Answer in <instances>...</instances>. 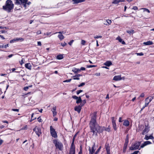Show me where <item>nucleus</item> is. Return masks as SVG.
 <instances>
[{
	"instance_id": "obj_21",
	"label": "nucleus",
	"mask_w": 154,
	"mask_h": 154,
	"mask_svg": "<svg viewBox=\"0 0 154 154\" xmlns=\"http://www.w3.org/2000/svg\"><path fill=\"white\" fill-rule=\"evenodd\" d=\"M125 0H114L112 2V4H117L120 2H124Z\"/></svg>"
},
{
	"instance_id": "obj_35",
	"label": "nucleus",
	"mask_w": 154,
	"mask_h": 154,
	"mask_svg": "<svg viewBox=\"0 0 154 154\" xmlns=\"http://www.w3.org/2000/svg\"><path fill=\"white\" fill-rule=\"evenodd\" d=\"M71 80H72L71 79L66 80L63 81V82H70L71 81Z\"/></svg>"
},
{
	"instance_id": "obj_57",
	"label": "nucleus",
	"mask_w": 154,
	"mask_h": 154,
	"mask_svg": "<svg viewBox=\"0 0 154 154\" xmlns=\"http://www.w3.org/2000/svg\"><path fill=\"white\" fill-rule=\"evenodd\" d=\"M85 68L84 67H82L80 69V71L81 70H85Z\"/></svg>"
},
{
	"instance_id": "obj_37",
	"label": "nucleus",
	"mask_w": 154,
	"mask_h": 154,
	"mask_svg": "<svg viewBox=\"0 0 154 154\" xmlns=\"http://www.w3.org/2000/svg\"><path fill=\"white\" fill-rule=\"evenodd\" d=\"M56 106H53L52 109H51L52 111H56Z\"/></svg>"
},
{
	"instance_id": "obj_28",
	"label": "nucleus",
	"mask_w": 154,
	"mask_h": 154,
	"mask_svg": "<svg viewBox=\"0 0 154 154\" xmlns=\"http://www.w3.org/2000/svg\"><path fill=\"white\" fill-rule=\"evenodd\" d=\"M82 101V100L81 98V97L80 96L79 97V98L77 100L76 103L77 104H78L81 102Z\"/></svg>"
},
{
	"instance_id": "obj_4",
	"label": "nucleus",
	"mask_w": 154,
	"mask_h": 154,
	"mask_svg": "<svg viewBox=\"0 0 154 154\" xmlns=\"http://www.w3.org/2000/svg\"><path fill=\"white\" fill-rule=\"evenodd\" d=\"M53 143L55 145L57 149H58L60 150H62L63 148V146L62 143L58 141L57 140H54Z\"/></svg>"
},
{
	"instance_id": "obj_2",
	"label": "nucleus",
	"mask_w": 154,
	"mask_h": 154,
	"mask_svg": "<svg viewBox=\"0 0 154 154\" xmlns=\"http://www.w3.org/2000/svg\"><path fill=\"white\" fill-rule=\"evenodd\" d=\"M14 4L11 0H7L5 5L3 6V9L8 12H10L14 8Z\"/></svg>"
},
{
	"instance_id": "obj_7",
	"label": "nucleus",
	"mask_w": 154,
	"mask_h": 154,
	"mask_svg": "<svg viewBox=\"0 0 154 154\" xmlns=\"http://www.w3.org/2000/svg\"><path fill=\"white\" fill-rule=\"evenodd\" d=\"M33 130L35 132V133L38 137H39L40 135L42 134L41 129L37 126H36L33 129Z\"/></svg>"
},
{
	"instance_id": "obj_32",
	"label": "nucleus",
	"mask_w": 154,
	"mask_h": 154,
	"mask_svg": "<svg viewBox=\"0 0 154 154\" xmlns=\"http://www.w3.org/2000/svg\"><path fill=\"white\" fill-rule=\"evenodd\" d=\"M111 119L112 124L116 123V120H115L114 117H112Z\"/></svg>"
},
{
	"instance_id": "obj_55",
	"label": "nucleus",
	"mask_w": 154,
	"mask_h": 154,
	"mask_svg": "<svg viewBox=\"0 0 154 154\" xmlns=\"http://www.w3.org/2000/svg\"><path fill=\"white\" fill-rule=\"evenodd\" d=\"M73 40H71L69 43V45H71L72 44V43L73 42Z\"/></svg>"
},
{
	"instance_id": "obj_52",
	"label": "nucleus",
	"mask_w": 154,
	"mask_h": 154,
	"mask_svg": "<svg viewBox=\"0 0 154 154\" xmlns=\"http://www.w3.org/2000/svg\"><path fill=\"white\" fill-rule=\"evenodd\" d=\"M102 37V36H95L94 37V38H101Z\"/></svg>"
},
{
	"instance_id": "obj_47",
	"label": "nucleus",
	"mask_w": 154,
	"mask_h": 154,
	"mask_svg": "<svg viewBox=\"0 0 154 154\" xmlns=\"http://www.w3.org/2000/svg\"><path fill=\"white\" fill-rule=\"evenodd\" d=\"M37 120H38V121L39 122H42V119H41L40 117H38L37 118Z\"/></svg>"
},
{
	"instance_id": "obj_23",
	"label": "nucleus",
	"mask_w": 154,
	"mask_h": 154,
	"mask_svg": "<svg viewBox=\"0 0 154 154\" xmlns=\"http://www.w3.org/2000/svg\"><path fill=\"white\" fill-rule=\"evenodd\" d=\"M104 64L106 66H109L112 64V63L110 61H108L106 62Z\"/></svg>"
},
{
	"instance_id": "obj_16",
	"label": "nucleus",
	"mask_w": 154,
	"mask_h": 154,
	"mask_svg": "<svg viewBox=\"0 0 154 154\" xmlns=\"http://www.w3.org/2000/svg\"><path fill=\"white\" fill-rule=\"evenodd\" d=\"M85 0H72L73 4H78V3L83 2L85 1Z\"/></svg>"
},
{
	"instance_id": "obj_18",
	"label": "nucleus",
	"mask_w": 154,
	"mask_h": 154,
	"mask_svg": "<svg viewBox=\"0 0 154 154\" xmlns=\"http://www.w3.org/2000/svg\"><path fill=\"white\" fill-rule=\"evenodd\" d=\"M116 39L118 40L119 42L122 43V44L124 45L125 44V42L123 40V39L120 36L118 37Z\"/></svg>"
},
{
	"instance_id": "obj_62",
	"label": "nucleus",
	"mask_w": 154,
	"mask_h": 154,
	"mask_svg": "<svg viewBox=\"0 0 154 154\" xmlns=\"http://www.w3.org/2000/svg\"><path fill=\"white\" fill-rule=\"evenodd\" d=\"M75 153L74 151L72 150L71 151V152H69V154H75Z\"/></svg>"
},
{
	"instance_id": "obj_44",
	"label": "nucleus",
	"mask_w": 154,
	"mask_h": 154,
	"mask_svg": "<svg viewBox=\"0 0 154 154\" xmlns=\"http://www.w3.org/2000/svg\"><path fill=\"white\" fill-rule=\"evenodd\" d=\"M128 143V142H127V143H126V142H125V143L124 148H125V149H126V147L127 146Z\"/></svg>"
},
{
	"instance_id": "obj_29",
	"label": "nucleus",
	"mask_w": 154,
	"mask_h": 154,
	"mask_svg": "<svg viewBox=\"0 0 154 154\" xmlns=\"http://www.w3.org/2000/svg\"><path fill=\"white\" fill-rule=\"evenodd\" d=\"M106 148L107 154H110L109 147V146H107L106 147Z\"/></svg>"
},
{
	"instance_id": "obj_39",
	"label": "nucleus",
	"mask_w": 154,
	"mask_h": 154,
	"mask_svg": "<svg viewBox=\"0 0 154 154\" xmlns=\"http://www.w3.org/2000/svg\"><path fill=\"white\" fill-rule=\"evenodd\" d=\"M72 98L75 99L77 100L79 98V97H78L76 96H72Z\"/></svg>"
},
{
	"instance_id": "obj_64",
	"label": "nucleus",
	"mask_w": 154,
	"mask_h": 154,
	"mask_svg": "<svg viewBox=\"0 0 154 154\" xmlns=\"http://www.w3.org/2000/svg\"><path fill=\"white\" fill-rule=\"evenodd\" d=\"M41 31H38L37 32V35H39L41 34Z\"/></svg>"
},
{
	"instance_id": "obj_59",
	"label": "nucleus",
	"mask_w": 154,
	"mask_h": 154,
	"mask_svg": "<svg viewBox=\"0 0 154 154\" xmlns=\"http://www.w3.org/2000/svg\"><path fill=\"white\" fill-rule=\"evenodd\" d=\"M81 104H80V105H79V106H80V107H81V108H82V106H84V104L82 103V102H81Z\"/></svg>"
},
{
	"instance_id": "obj_27",
	"label": "nucleus",
	"mask_w": 154,
	"mask_h": 154,
	"mask_svg": "<svg viewBox=\"0 0 154 154\" xmlns=\"http://www.w3.org/2000/svg\"><path fill=\"white\" fill-rule=\"evenodd\" d=\"M72 71L74 72L75 73H76L80 71V69H79L75 68L72 69Z\"/></svg>"
},
{
	"instance_id": "obj_10",
	"label": "nucleus",
	"mask_w": 154,
	"mask_h": 154,
	"mask_svg": "<svg viewBox=\"0 0 154 154\" xmlns=\"http://www.w3.org/2000/svg\"><path fill=\"white\" fill-rule=\"evenodd\" d=\"M63 32H56L54 34H56L57 33H58L59 34L58 35V37L59 38V39L60 41H62L64 38V36L62 34L63 33Z\"/></svg>"
},
{
	"instance_id": "obj_19",
	"label": "nucleus",
	"mask_w": 154,
	"mask_h": 154,
	"mask_svg": "<svg viewBox=\"0 0 154 154\" xmlns=\"http://www.w3.org/2000/svg\"><path fill=\"white\" fill-rule=\"evenodd\" d=\"M154 137L152 135H150L149 136H147V135H146L144 137V139L146 140H148L149 139H152Z\"/></svg>"
},
{
	"instance_id": "obj_26",
	"label": "nucleus",
	"mask_w": 154,
	"mask_h": 154,
	"mask_svg": "<svg viewBox=\"0 0 154 154\" xmlns=\"http://www.w3.org/2000/svg\"><path fill=\"white\" fill-rule=\"evenodd\" d=\"M106 22L107 23H104V25H108L110 24L111 23V20H106Z\"/></svg>"
},
{
	"instance_id": "obj_5",
	"label": "nucleus",
	"mask_w": 154,
	"mask_h": 154,
	"mask_svg": "<svg viewBox=\"0 0 154 154\" xmlns=\"http://www.w3.org/2000/svg\"><path fill=\"white\" fill-rule=\"evenodd\" d=\"M140 145V142H135L134 144H132L130 147L131 150H135L137 149L140 150V148H139Z\"/></svg>"
},
{
	"instance_id": "obj_42",
	"label": "nucleus",
	"mask_w": 154,
	"mask_h": 154,
	"mask_svg": "<svg viewBox=\"0 0 154 154\" xmlns=\"http://www.w3.org/2000/svg\"><path fill=\"white\" fill-rule=\"evenodd\" d=\"M86 42L85 41L82 40L81 41V44L83 45H85V44Z\"/></svg>"
},
{
	"instance_id": "obj_8",
	"label": "nucleus",
	"mask_w": 154,
	"mask_h": 154,
	"mask_svg": "<svg viewBox=\"0 0 154 154\" xmlns=\"http://www.w3.org/2000/svg\"><path fill=\"white\" fill-rule=\"evenodd\" d=\"M153 99V97H152L150 96L147 97L145 100V106H147L149 103Z\"/></svg>"
},
{
	"instance_id": "obj_53",
	"label": "nucleus",
	"mask_w": 154,
	"mask_h": 154,
	"mask_svg": "<svg viewBox=\"0 0 154 154\" xmlns=\"http://www.w3.org/2000/svg\"><path fill=\"white\" fill-rule=\"evenodd\" d=\"M66 44H67L66 43H65V42H64V43H61V45L63 47L65 46Z\"/></svg>"
},
{
	"instance_id": "obj_6",
	"label": "nucleus",
	"mask_w": 154,
	"mask_h": 154,
	"mask_svg": "<svg viewBox=\"0 0 154 154\" xmlns=\"http://www.w3.org/2000/svg\"><path fill=\"white\" fill-rule=\"evenodd\" d=\"M50 133L52 137L56 138L57 137V135L55 130L51 126L50 127Z\"/></svg>"
},
{
	"instance_id": "obj_51",
	"label": "nucleus",
	"mask_w": 154,
	"mask_h": 154,
	"mask_svg": "<svg viewBox=\"0 0 154 154\" xmlns=\"http://www.w3.org/2000/svg\"><path fill=\"white\" fill-rule=\"evenodd\" d=\"M29 88V87L27 86L25 87L24 88V89L25 91H27L28 89Z\"/></svg>"
},
{
	"instance_id": "obj_34",
	"label": "nucleus",
	"mask_w": 154,
	"mask_h": 154,
	"mask_svg": "<svg viewBox=\"0 0 154 154\" xmlns=\"http://www.w3.org/2000/svg\"><path fill=\"white\" fill-rule=\"evenodd\" d=\"M141 9H143L144 11H147L148 13H150V11L147 9L145 8H141Z\"/></svg>"
},
{
	"instance_id": "obj_12",
	"label": "nucleus",
	"mask_w": 154,
	"mask_h": 154,
	"mask_svg": "<svg viewBox=\"0 0 154 154\" xmlns=\"http://www.w3.org/2000/svg\"><path fill=\"white\" fill-rule=\"evenodd\" d=\"M121 75H116L114 76L113 80L116 81H119L122 80Z\"/></svg>"
},
{
	"instance_id": "obj_20",
	"label": "nucleus",
	"mask_w": 154,
	"mask_h": 154,
	"mask_svg": "<svg viewBox=\"0 0 154 154\" xmlns=\"http://www.w3.org/2000/svg\"><path fill=\"white\" fill-rule=\"evenodd\" d=\"M25 67L31 70V69L32 66L30 63H26L25 65Z\"/></svg>"
},
{
	"instance_id": "obj_63",
	"label": "nucleus",
	"mask_w": 154,
	"mask_h": 154,
	"mask_svg": "<svg viewBox=\"0 0 154 154\" xmlns=\"http://www.w3.org/2000/svg\"><path fill=\"white\" fill-rule=\"evenodd\" d=\"M9 46V45L8 44H7L6 45H5L4 46V47L5 48H7Z\"/></svg>"
},
{
	"instance_id": "obj_25",
	"label": "nucleus",
	"mask_w": 154,
	"mask_h": 154,
	"mask_svg": "<svg viewBox=\"0 0 154 154\" xmlns=\"http://www.w3.org/2000/svg\"><path fill=\"white\" fill-rule=\"evenodd\" d=\"M63 58V54H60L58 55L56 57L57 59L61 60Z\"/></svg>"
},
{
	"instance_id": "obj_46",
	"label": "nucleus",
	"mask_w": 154,
	"mask_h": 154,
	"mask_svg": "<svg viewBox=\"0 0 154 154\" xmlns=\"http://www.w3.org/2000/svg\"><path fill=\"white\" fill-rule=\"evenodd\" d=\"M12 110L14 111H16V112H19V110L18 109H12Z\"/></svg>"
},
{
	"instance_id": "obj_22",
	"label": "nucleus",
	"mask_w": 154,
	"mask_h": 154,
	"mask_svg": "<svg viewBox=\"0 0 154 154\" xmlns=\"http://www.w3.org/2000/svg\"><path fill=\"white\" fill-rule=\"evenodd\" d=\"M129 125V122L128 120H126L123 122V125L125 126H128Z\"/></svg>"
},
{
	"instance_id": "obj_40",
	"label": "nucleus",
	"mask_w": 154,
	"mask_h": 154,
	"mask_svg": "<svg viewBox=\"0 0 154 154\" xmlns=\"http://www.w3.org/2000/svg\"><path fill=\"white\" fill-rule=\"evenodd\" d=\"M95 66L94 65H87V68H92V67H94Z\"/></svg>"
},
{
	"instance_id": "obj_14",
	"label": "nucleus",
	"mask_w": 154,
	"mask_h": 154,
	"mask_svg": "<svg viewBox=\"0 0 154 154\" xmlns=\"http://www.w3.org/2000/svg\"><path fill=\"white\" fill-rule=\"evenodd\" d=\"M74 143V141H72L69 151V152H71V151L72 150L74 151V152L75 153V147Z\"/></svg>"
},
{
	"instance_id": "obj_49",
	"label": "nucleus",
	"mask_w": 154,
	"mask_h": 154,
	"mask_svg": "<svg viewBox=\"0 0 154 154\" xmlns=\"http://www.w3.org/2000/svg\"><path fill=\"white\" fill-rule=\"evenodd\" d=\"M146 145H145V144L144 143V142L143 144H142L140 146V148H143Z\"/></svg>"
},
{
	"instance_id": "obj_54",
	"label": "nucleus",
	"mask_w": 154,
	"mask_h": 154,
	"mask_svg": "<svg viewBox=\"0 0 154 154\" xmlns=\"http://www.w3.org/2000/svg\"><path fill=\"white\" fill-rule=\"evenodd\" d=\"M139 152V151H136L134 152L133 153V154H137Z\"/></svg>"
},
{
	"instance_id": "obj_31",
	"label": "nucleus",
	"mask_w": 154,
	"mask_h": 154,
	"mask_svg": "<svg viewBox=\"0 0 154 154\" xmlns=\"http://www.w3.org/2000/svg\"><path fill=\"white\" fill-rule=\"evenodd\" d=\"M112 127L115 131H116L117 129L116 128V123L112 124Z\"/></svg>"
},
{
	"instance_id": "obj_61",
	"label": "nucleus",
	"mask_w": 154,
	"mask_h": 154,
	"mask_svg": "<svg viewBox=\"0 0 154 154\" xmlns=\"http://www.w3.org/2000/svg\"><path fill=\"white\" fill-rule=\"evenodd\" d=\"M84 104H85L86 103V100H83L81 102Z\"/></svg>"
},
{
	"instance_id": "obj_13",
	"label": "nucleus",
	"mask_w": 154,
	"mask_h": 154,
	"mask_svg": "<svg viewBox=\"0 0 154 154\" xmlns=\"http://www.w3.org/2000/svg\"><path fill=\"white\" fill-rule=\"evenodd\" d=\"M95 147V143L93 145V146L91 148V149H90V148H89V154H93L94 152L95 151V149H94V148Z\"/></svg>"
},
{
	"instance_id": "obj_36",
	"label": "nucleus",
	"mask_w": 154,
	"mask_h": 154,
	"mask_svg": "<svg viewBox=\"0 0 154 154\" xmlns=\"http://www.w3.org/2000/svg\"><path fill=\"white\" fill-rule=\"evenodd\" d=\"M52 112H53V116H54L56 115L57 112L56 111H53Z\"/></svg>"
},
{
	"instance_id": "obj_48",
	"label": "nucleus",
	"mask_w": 154,
	"mask_h": 154,
	"mask_svg": "<svg viewBox=\"0 0 154 154\" xmlns=\"http://www.w3.org/2000/svg\"><path fill=\"white\" fill-rule=\"evenodd\" d=\"M101 148V146H100L99 148L97 149V150L96 152L95 153H96L97 154V153L99 151L100 148Z\"/></svg>"
},
{
	"instance_id": "obj_45",
	"label": "nucleus",
	"mask_w": 154,
	"mask_h": 154,
	"mask_svg": "<svg viewBox=\"0 0 154 154\" xmlns=\"http://www.w3.org/2000/svg\"><path fill=\"white\" fill-rule=\"evenodd\" d=\"M132 9L135 10H137L138 9V8L136 6H134L133 7Z\"/></svg>"
},
{
	"instance_id": "obj_17",
	"label": "nucleus",
	"mask_w": 154,
	"mask_h": 154,
	"mask_svg": "<svg viewBox=\"0 0 154 154\" xmlns=\"http://www.w3.org/2000/svg\"><path fill=\"white\" fill-rule=\"evenodd\" d=\"M82 108L80 106H76L74 108V110L75 111L79 113L81 111Z\"/></svg>"
},
{
	"instance_id": "obj_24",
	"label": "nucleus",
	"mask_w": 154,
	"mask_h": 154,
	"mask_svg": "<svg viewBox=\"0 0 154 154\" xmlns=\"http://www.w3.org/2000/svg\"><path fill=\"white\" fill-rule=\"evenodd\" d=\"M152 42L150 41H149L147 42H144L143 44L145 45H149L152 44Z\"/></svg>"
},
{
	"instance_id": "obj_43",
	"label": "nucleus",
	"mask_w": 154,
	"mask_h": 154,
	"mask_svg": "<svg viewBox=\"0 0 154 154\" xmlns=\"http://www.w3.org/2000/svg\"><path fill=\"white\" fill-rule=\"evenodd\" d=\"M83 91L82 90H80L79 91H76V93L77 94H79L80 93L82 92Z\"/></svg>"
},
{
	"instance_id": "obj_11",
	"label": "nucleus",
	"mask_w": 154,
	"mask_h": 154,
	"mask_svg": "<svg viewBox=\"0 0 154 154\" xmlns=\"http://www.w3.org/2000/svg\"><path fill=\"white\" fill-rule=\"evenodd\" d=\"M19 40L23 41L24 40V39L22 38H14L13 39L11 40L10 41V43H13L14 42H15L16 41H18Z\"/></svg>"
},
{
	"instance_id": "obj_3",
	"label": "nucleus",
	"mask_w": 154,
	"mask_h": 154,
	"mask_svg": "<svg viewBox=\"0 0 154 154\" xmlns=\"http://www.w3.org/2000/svg\"><path fill=\"white\" fill-rule=\"evenodd\" d=\"M143 130L142 134L143 135H144L147 134L149 130V127L148 125H145L144 127L142 125H140L137 128V131L139 132Z\"/></svg>"
},
{
	"instance_id": "obj_1",
	"label": "nucleus",
	"mask_w": 154,
	"mask_h": 154,
	"mask_svg": "<svg viewBox=\"0 0 154 154\" xmlns=\"http://www.w3.org/2000/svg\"><path fill=\"white\" fill-rule=\"evenodd\" d=\"M97 113L94 112L91 115V120L89 124V127L90 128V132L92 133V136H97V133H102L103 131L105 130L108 132L110 131V128L108 127L105 128L104 127L99 126L96 122Z\"/></svg>"
},
{
	"instance_id": "obj_60",
	"label": "nucleus",
	"mask_w": 154,
	"mask_h": 154,
	"mask_svg": "<svg viewBox=\"0 0 154 154\" xmlns=\"http://www.w3.org/2000/svg\"><path fill=\"white\" fill-rule=\"evenodd\" d=\"M38 45V46H41L42 45L41 43L40 42H37Z\"/></svg>"
},
{
	"instance_id": "obj_50",
	"label": "nucleus",
	"mask_w": 154,
	"mask_h": 154,
	"mask_svg": "<svg viewBox=\"0 0 154 154\" xmlns=\"http://www.w3.org/2000/svg\"><path fill=\"white\" fill-rule=\"evenodd\" d=\"M77 134V133L73 137V139H72V141H74L75 138Z\"/></svg>"
},
{
	"instance_id": "obj_56",
	"label": "nucleus",
	"mask_w": 154,
	"mask_h": 154,
	"mask_svg": "<svg viewBox=\"0 0 154 154\" xmlns=\"http://www.w3.org/2000/svg\"><path fill=\"white\" fill-rule=\"evenodd\" d=\"M51 32H47L46 34H45V35H51Z\"/></svg>"
},
{
	"instance_id": "obj_30",
	"label": "nucleus",
	"mask_w": 154,
	"mask_h": 154,
	"mask_svg": "<svg viewBox=\"0 0 154 154\" xmlns=\"http://www.w3.org/2000/svg\"><path fill=\"white\" fill-rule=\"evenodd\" d=\"M127 32L129 33V34H131V33H132V34H133L134 33V30H130V31H129V30H127Z\"/></svg>"
},
{
	"instance_id": "obj_33",
	"label": "nucleus",
	"mask_w": 154,
	"mask_h": 154,
	"mask_svg": "<svg viewBox=\"0 0 154 154\" xmlns=\"http://www.w3.org/2000/svg\"><path fill=\"white\" fill-rule=\"evenodd\" d=\"M145 145L146 146L151 143L149 141H146L144 142Z\"/></svg>"
},
{
	"instance_id": "obj_41",
	"label": "nucleus",
	"mask_w": 154,
	"mask_h": 154,
	"mask_svg": "<svg viewBox=\"0 0 154 154\" xmlns=\"http://www.w3.org/2000/svg\"><path fill=\"white\" fill-rule=\"evenodd\" d=\"M85 85V83L84 82H82L78 85V87H80L81 86H82L83 85Z\"/></svg>"
},
{
	"instance_id": "obj_9",
	"label": "nucleus",
	"mask_w": 154,
	"mask_h": 154,
	"mask_svg": "<svg viewBox=\"0 0 154 154\" xmlns=\"http://www.w3.org/2000/svg\"><path fill=\"white\" fill-rule=\"evenodd\" d=\"M15 4L17 5H20L22 3H26L27 2V0H15Z\"/></svg>"
},
{
	"instance_id": "obj_38",
	"label": "nucleus",
	"mask_w": 154,
	"mask_h": 154,
	"mask_svg": "<svg viewBox=\"0 0 154 154\" xmlns=\"http://www.w3.org/2000/svg\"><path fill=\"white\" fill-rule=\"evenodd\" d=\"M136 54L138 56H143V54L142 52L137 53Z\"/></svg>"
},
{
	"instance_id": "obj_58",
	"label": "nucleus",
	"mask_w": 154,
	"mask_h": 154,
	"mask_svg": "<svg viewBox=\"0 0 154 154\" xmlns=\"http://www.w3.org/2000/svg\"><path fill=\"white\" fill-rule=\"evenodd\" d=\"M94 75L97 76H99L100 75V73H95Z\"/></svg>"
},
{
	"instance_id": "obj_15",
	"label": "nucleus",
	"mask_w": 154,
	"mask_h": 154,
	"mask_svg": "<svg viewBox=\"0 0 154 154\" xmlns=\"http://www.w3.org/2000/svg\"><path fill=\"white\" fill-rule=\"evenodd\" d=\"M82 76V75H81L79 74H77L73 76V79L74 80H79V77L80 76Z\"/></svg>"
}]
</instances>
